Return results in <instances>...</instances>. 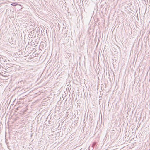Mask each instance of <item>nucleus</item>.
<instances>
[{"label":"nucleus","instance_id":"1","mask_svg":"<svg viewBox=\"0 0 150 150\" xmlns=\"http://www.w3.org/2000/svg\"><path fill=\"white\" fill-rule=\"evenodd\" d=\"M25 76L27 78H30V73L25 74Z\"/></svg>","mask_w":150,"mask_h":150}]
</instances>
